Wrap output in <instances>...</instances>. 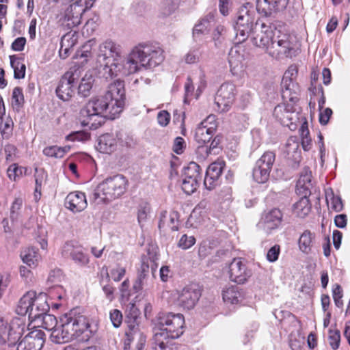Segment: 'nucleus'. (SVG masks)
Segmentation results:
<instances>
[{
	"label": "nucleus",
	"instance_id": "obj_1",
	"mask_svg": "<svg viewBox=\"0 0 350 350\" xmlns=\"http://www.w3.org/2000/svg\"><path fill=\"white\" fill-rule=\"evenodd\" d=\"M122 46L111 40H106L98 46L96 66L107 79L113 76L129 75L142 68H152L164 60L163 49L155 44L142 43L132 49L126 58L122 60Z\"/></svg>",
	"mask_w": 350,
	"mask_h": 350
},
{
	"label": "nucleus",
	"instance_id": "obj_2",
	"mask_svg": "<svg viewBox=\"0 0 350 350\" xmlns=\"http://www.w3.org/2000/svg\"><path fill=\"white\" fill-rule=\"evenodd\" d=\"M125 99L124 81H114L108 85L105 95L92 97L81 110L84 118L82 124L96 129L104 122V118L115 119L122 111Z\"/></svg>",
	"mask_w": 350,
	"mask_h": 350
},
{
	"label": "nucleus",
	"instance_id": "obj_3",
	"mask_svg": "<svg viewBox=\"0 0 350 350\" xmlns=\"http://www.w3.org/2000/svg\"><path fill=\"white\" fill-rule=\"evenodd\" d=\"M256 36L253 43L265 49L271 56L284 54L286 57L295 56L298 43L295 36L282 32L262 21H257L254 25Z\"/></svg>",
	"mask_w": 350,
	"mask_h": 350
},
{
	"label": "nucleus",
	"instance_id": "obj_4",
	"mask_svg": "<svg viewBox=\"0 0 350 350\" xmlns=\"http://www.w3.org/2000/svg\"><path fill=\"white\" fill-rule=\"evenodd\" d=\"M61 325L51 333L52 342L57 344L68 342L80 336L90 328L89 321L79 308H73L60 318ZM92 333V330H89Z\"/></svg>",
	"mask_w": 350,
	"mask_h": 350
},
{
	"label": "nucleus",
	"instance_id": "obj_5",
	"mask_svg": "<svg viewBox=\"0 0 350 350\" xmlns=\"http://www.w3.org/2000/svg\"><path fill=\"white\" fill-rule=\"evenodd\" d=\"M129 185L128 180L122 174L107 177L96 187L94 191L96 199L111 201L123 195Z\"/></svg>",
	"mask_w": 350,
	"mask_h": 350
},
{
	"label": "nucleus",
	"instance_id": "obj_6",
	"mask_svg": "<svg viewBox=\"0 0 350 350\" xmlns=\"http://www.w3.org/2000/svg\"><path fill=\"white\" fill-rule=\"evenodd\" d=\"M159 332L170 339L179 338L184 332L185 319L180 313L160 312L157 316Z\"/></svg>",
	"mask_w": 350,
	"mask_h": 350
},
{
	"label": "nucleus",
	"instance_id": "obj_7",
	"mask_svg": "<svg viewBox=\"0 0 350 350\" xmlns=\"http://www.w3.org/2000/svg\"><path fill=\"white\" fill-rule=\"evenodd\" d=\"M250 8H252V4L250 3H247L241 7L233 25L236 32L235 40L237 43L246 40L252 31L254 30L255 14L253 11L250 10Z\"/></svg>",
	"mask_w": 350,
	"mask_h": 350
},
{
	"label": "nucleus",
	"instance_id": "obj_8",
	"mask_svg": "<svg viewBox=\"0 0 350 350\" xmlns=\"http://www.w3.org/2000/svg\"><path fill=\"white\" fill-rule=\"evenodd\" d=\"M25 321L22 317H15L8 323L0 318V343L16 346L25 329Z\"/></svg>",
	"mask_w": 350,
	"mask_h": 350
},
{
	"label": "nucleus",
	"instance_id": "obj_9",
	"mask_svg": "<svg viewBox=\"0 0 350 350\" xmlns=\"http://www.w3.org/2000/svg\"><path fill=\"white\" fill-rule=\"evenodd\" d=\"M82 75L79 67L70 68L61 78L56 88V94L64 101L69 100L75 94V87Z\"/></svg>",
	"mask_w": 350,
	"mask_h": 350
},
{
	"label": "nucleus",
	"instance_id": "obj_10",
	"mask_svg": "<svg viewBox=\"0 0 350 350\" xmlns=\"http://www.w3.org/2000/svg\"><path fill=\"white\" fill-rule=\"evenodd\" d=\"M275 160V154L273 151H266L256 161L253 168L252 176L258 183H266Z\"/></svg>",
	"mask_w": 350,
	"mask_h": 350
},
{
	"label": "nucleus",
	"instance_id": "obj_11",
	"mask_svg": "<svg viewBox=\"0 0 350 350\" xmlns=\"http://www.w3.org/2000/svg\"><path fill=\"white\" fill-rule=\"evenodd\" d=\"M297 73V67L291 66L285 72L282 80V97L284 101L295 103L298 100L299 87L293 81Z\"/></svg>",
	"mask_w": 350,
	"mask_h": 350
},
{
	"label": "nucleus",
	"instance_id": "obj_12",
	"mask_svg": "<svg viewBox=\"0 0 350 350\" xmlns=\"http://www.w3.org/2000/svg\"><path fill=\"white\" fill-rule=\"evenodd\" d=\"M237 90L235 85L226 82L221 85L215 97V103L221 112L228 111L233 104Z\"/></svg>",
	"mask_w": 350,
	"mask_h": 350
},
{
	"label": "nucleus",
	"instance_id": "obj_13",
	"mask_svg": "<svg viewBox=\"0 0 350 350\" xmlns=\"http://www.w3.org/2000/svg\"><path fill=\"white\" fill-rule=\"evenodd\" d=\"M84 3L87 4V0H76L65 9L62 17L68 28L78 26L81 23L83 14L89 8L87 5L84 7Z\"/></svg>",
	"mask_w": 350,
	"mask_h": 350
},
{
	"label": "nucleus",
	"instance_id": "obj_14",
	"mask_svg": "<svg viewBox=\"0 0 350 350\" xmlns=\"http://www.w3.org/2000/svg\"><path fill=\"white\" fill-rule=\"evenodd\" d=\"M201 296V291L196 284L186 286L178 293V304L183 309L191 310L194 308Z\"/></svg>",
	"mask_w": 350,
	"mask_h": 350
},
{
	"label": "nucleus",
	"instance_id": "obj_15",
	"mask_svg": "<svg viewBox=\"0 0 350 350\" xmlns=\"http://www.w3.org/2000/svg\"><path fill=\"white\" fill-rule=\"evenodd\" d=\"M62 255L70 258L77 265L84 267L89 262V256L85 252L84 248L74 241L66 242L62 250Z\"/></svg>",
	"mask_w": 350,
	"mask_h": 350
},
{
	"label": "nucleus",
	"instance_id": "obj_16",
	"mask_svg": "<svg viewBox=\"0 0 350 350\" xmlns=\"http://www.w3.org/2000/svg\"><path fill=\"white\" fill-rule=\"evenodd\" d=\"M44 333L40 329L29 332L16 345V350H41L45 342Z\"/></svg>",
	"mask_w": 350,
	"mask_h": 350
},
{
	"label": "nucleus",
	"instance_id": "obj_17",
	"mask_svg": "<svg viewBox=\"0 0 350 350\" xmlns=\"http://www.w3.org/2000/svg\"><path fill=\"white\" fill-rule=\"evenodd\" d=\"M156 271V267H154V263L147 258L142 260L140 267L137 271V278L133 285V288L135 291H141L144 286L148 284L149 280H151L150 273L154 277V273Z\"/></svg>",
	"mask_w": 350,
	"mask_h": 350
},
{
	"label": "nucleus",
	"instance_id": "obj_18",
	"mask_svg": "<svg viewBox=\"0 0 350 350\" xmlns=\"http://www.w3.org/2000/svg\"><path fill=\"white\" fill-rule=\"evenodd\" d=\"M198 170L199 165L192 163L185 170V177L183 179L182 189L188 195L193 193L199 186L201 176Z\"/></svg>",
	"mask_w": 350,
	"mask_h": 350
},
{
	"label": "nucleus",
	"instance_id": "obj_19",
	"mask_svg": "<svg viewBox=\"0 0 350 350\" xmlns=\"http://www.w3.org/2000/svg\"><path fill=\"white\" fill-rule=\"evenodd\" d=\"M230 278L237 284H244L252 275V272L241 258H234L229 265Z\"/></svg>",
	"mask_w": 350,
	"mask_h": 350
},
{
	"label": "nucleus",
	"instance_id": "obj_20",
	"mask_svg": "<svg viewBox=\"0 0 350 350\" xmlns=\"http://www.w3.org/2000/svg\"><path fill=\"white\" fill-rule=\"evenodd\" d=\"M224 166V161H216L208 167L204 180V185L207 189L212 190L218 185Z\"/></svg>",
	"mask_w": 350,
	"mask_h": 350
},
{
	"label": "nucleus",
	"instance_id": "obj_21",
	"mask_svg": "<svg viewBox=\"0 0 350 350\" xmlns=\"http://www.w3.org/2000/svg\"><path fill=\"white\" fill-rule=\"evenodd\" d=\"M287 1L288 0H256V10L265 16H269L273 12L284 9Z\"/></svg>",
	"mask_w": 350,
	"mask_h": 350
},
{
	"label": "nucleus",
	"instance_id": "obj_22",
	"mask_svg": "<svg viewBox=\"0 0 350 350\" xmlns=\"http://www.w3.org/2000/svg\"><path fill=\"white\" fill-rule=\"evenodd\" d=\"M49 310V305L46 301V295L40 293L38 295L35 293V299L30 308L29 319L31 321H36L40 319Z\"/></svg>",
	"mask_w": 350,
	"mask_h": 350
},
{
	"label": "nucleus",
	"instance_id": "obj_23",
	"mask_svg": "<svg viewBox=\"0 0 350 350\" xmlns=\"http://www.w3.org/2000/svg\"><path fill=\"white\" fill-rule=\"evenodd\" d=\"M158 228L160 232L170 228L172 231H177L179 226V214L176 211L168 213L165 210L161 211L159 214Z\"/></svg>",
	"mask_w": 350,
	"mask_h": 350
},
{
	"label": "nucleus",
	"instance_id": "obj_24",
	"mask_svg": "<svg viewBox=\"0 0 350 350\" xmlns=\"http://www.w3.org/2000/svg\"><path fill=\"white\" fill-rule=\"evenodd\" d=\"M88 205L84 193L74 191L70 193L65 199V206L72 213H79L83 211Z\"/></svg>",
	"mask_w": 350,
	"mask_h": 350
},
{
	"label": "nucleus",
	"instance_id": "obj_25",
	"mask_svg": "<svg viewBox=\"0 0 350 350\" xmlns=\"http://www.w3.org/2000/svg\"><path fill=\"white\" fill-rule=\"evenodd\" d=\"M282 213L278 208H273L265 213L262 218L260 225L264 230L267 233H271L273 230L279 227L282 222Z\"/></svg>",
	"mask_w": 350,
	"mask_h": 350
},
{
	"label": "nucleus",
	"instance_id": "obj_26",
	"mask_svg": "<svg viewBox=\"0 0 350 350\" xmlns=\"http://www.w3.org/2000/svg\"><path fill=\"white\" fill-rule=\"evenodd\" d=\"M284 154L285 157L294 163L297 166L301 159V150L299 149V142L297 137H290L284 146Z\"/></svg>",
	"mask_w": 350,
	"mask_h": 350
},
{
	"label": "nucleus",
	"instance_id": "obj_27",
	"mask_svg": "<svg viewBox=\"0 0 350 350\" xmlns=\"http://www.w3.org/2000/svg\"><path fill=\"white\" fill-rule=\"evenodd\" d=\"M273 116L280 122V123L286 126L293 124V107L290 105H278L273 111Z\"/></svg>",
	"mask_w": 350,
	"mask_h": 350
},
{
	"label": "nucleus",
	"instance_id": "obj_28",
	"mask_svg": "<svg viewBox=\"0 0 350 350\" xmlns=\"http://www.w3.org/2000/svg\"><path fill=\"white\" fill-rule=\"evenodd\" d=\"M297 191L304 196L310 195L313 189L311 179V172L308 169H304L297 182Z\"/></svg>",
	"mask_w": 350,
	"mask_h": 350
},
{
	"label": "nucleus",
	"instance_id": "obj_29",
	"mask_svg": "<svg viewBox=\"0 0 350 350\" xmlns=\"http://www.w3.org/2000/svg\"><path fill=\"white\" fill-rule=\"evenodd\" d=\"M116 139L114 137L107 133L99 137L96 148L100 152L109 154L116 150Z\"/></svg>",
	"mask_w": 350,
	"mask_h": 350
},
{
	"label": "nucleus",
	"instance_id": "obj_30",
	"mask_svg": "<svg viewBox=\"0 0 350 350\" xmlns=\"http://www.w3.org/2000/svg\"><path fill=\"white\" fill-rule=\"evenodd\" d=\"M33 299H35L34 291H31L26 293L18 301L16 308V313L21 316L29 315Z\"/></svg>",
	"mask_w": 350,
	"mask_h": 350
},
{
	"label": "nucleus",
	"instance_id": "obj_31",
	"mask_svg": "<svg viewBox=\"0 0 350 350\" xmlns=\"http://www.w3.org/2000/svg\"><path fill=\"white\" fill-rule=\"evenodd\" d=\"M222 297L226 304H237L242 299L243 294L239 286H231L224 289Z\"/></svg>",
	"mask_w": 350,
	"mask_h": 350
},
{
	"label": "nucleus",
	"instance_id": "obj_32",
	"mask_svg": "<svg viewBox=\"0 0 350 350\" xmlns=\"http://www.w3.org/2000/svg\"><path fill=\"white\" fill-rule=\"evenodd\" d=\"M310 211L311 204L307 196H304L303 198L293 205V213L299 217L304 218L306 217Z\"/></svg>",
	"mask_w": 350,
	"mask_h": 350
},
{
	"label": "nucleus",
	"instance_id": "obj_33",
	"mask_svg": "<svg viewBox=\"0 0 350 350\" xmlns=\"http://www.w3.org/2000/svg\"><path fill=\"white\" fill-rule=\"evenodd\" d=\"M314 234L310 230H305L300 236L298 241L299 250L308 254L314 245Z\"/></svg>",
	"mask_w": 350,
	"mask_h": 350
},
{
	"label": "nucleus",
	"instance_id": "obj_34",
	"mask_svg": "<svg viewBox=\"0 0 350 350\" xmlns=\"http://www.w3.org/2000/svg\"><path fill=\"white\" fill-rule=\"evenodd\" d=\"M94 81L93 75L91 73H85L81 78L78 86V94L83 97H87L90 94L91 90Z\"/></svg>",
	"mask_w": 350,
	"mask_h": 350
},
{
	"label": "nucleus",
	"instance_id": "obj_35",
	"mask_svg": "<svg viewBox=\"0 0 350 350\" xmlns=\"http://www.w3.org/2000/svg\"><path fill=\"white\" fill-rule=\"evenodd\" d=\"M244 55L240 53L238 47L232 48L228 53V62L232 70L242 68Z\"/></svg>",
	"mask_w": 350,
	"mask_h": 350
},
{
	"label": "nucleus",
	"instance_id": "obj_36",
	"mask_svg": "<svg viewBox=\"0 0 350 350\" xmlns=\"http://www.w3.org/2000/svg\"><path fill=\"white\" fill-rule=\"evenodd\" d=\"M21 257L24 263L29 267H35L38 261L39 255L35 248L27 247L21 252Z\"/></svg>",
	"mask_w": 350,
	"mask_h": 350
},
{
	"label": "nucleus",
	"instance_id": "obj_37",
	"mask_svg": "<svg viewBox=\"0 0 350 350\" xmlns=\"http://www.w3.org/2000/svg\"><path fill=\"white\" fill-rule=\"evenodd\" d=\"M10 65L14 70L15 79H23L25 75L26 66L22 59L16 55H10Z\"/></svg>",
	"mask_w": 350,
	"mask_h": 350
},
{
	"label": "nucleus",
	"instance_id": "obj_38",
	"mask_svg": "<svg viewBox=\"0 0 350 350\" xmlns=\"http://www.w3.org/2000/svg\"><path fill=\"white\" fill-rule=\"evenodd\" d=\"M70 146L59 147L57 146H51L43 149V154L49 157L61 159L64 157L66 153L70 150Z\"/></svg>",
	"mask_w": 350,
	"mask_h": 350
},
{
	"label": "nucleus",
	"instance_id": "obj_39",
	"mask_svg": "<svg viewBox=\"0 0 350 350\" xmlns=\"http://www.w3.org/2000/svg\"><path fill=\"white\" fill-rule=\"evenodd\" d=\"M209 129H204V126H197L195 131V139L198 144H206L209 142L213 137L214 133Z\"/></svg>",
	"mask_w": 350,
	"mask_h": 350
},
{
	"label": "nucleus",
	"instance_id": "obj_40",
	"mask_svg": "<svg viewBox=\"0 0 350 350\" xmlns=\"http://www.w3.org/2000/svg\"><path fill=\"white\" fill-rule=\"evenodd\" d=\"M179 0H162L160 5V11L163 16L171 15L178 8Z\"/></svg>",
	"mask_w": 350,
	"mask_h": 350
},
{
	"label": "nucleus",
	"instance_id": "obj_41",
	"mask_svg": "<svg viewBox=\"0 0 350 350\" xmlns=\"http://www.w3.org/2000/svg\"><path fill=\"white\" fill-rule=\"evenodd\" d=\"M169 338H170L164 336V335L159 332H155L153 337V350H169L170 348L167 346L168 341L167 340Z\"/></svg>",
	"mask_w": 350,
	"mask_h": 350
},
{
	"label": "nucleus",
	"instance_id": "obj_42",
	"mask_svg": "<svg viewBox=\"0 0 350 350\" xmlns=\"http://www.w3.org/2000/svg\"><path fill=\"white\" fill-rule=\"evenodd\" d=\"M24 103V96L22 88L16 87L14 88L12 96V105L13 109L19 111Z\"/></svg>",
	"mask_w": 350,
	"mask_h": 350
},
{
	"label": "nucleus",
	"instance_id": "obj_43",
	"mask_svg": "<svg viewBox=\"0 0 350 350\" xmlns=\"http://www.w3.org/2000/svg\"><path fill=\"white\" fill-rule=\"evenodd\" d=\"M299 133L301 137V146L303 149L305 151L310 150L312 146V144L311 139L309 136L310 133L306 122L302 124L301 128L299 129Z\"/></svg>",
	"mask_w": 350,
	"mask_h": 350
},
{
	"label": "nucleus",
	"instance_id": "obj_44",
	"mask_svg": "<svg viewBox=\"0 0 350 350\" xmlns=\"http://www.w3.org/2000/svg\"><path fill=\"white\" fill-rule=\"evenodd\" d=\"M211 28V22L208 17L202 18L194 26L193 29V35L198 36L200 34H205L208 33Z\"/></svg>",
	"mask_w": 350,
	"mask_h": 350
},
{
	"label": "nucleus",
	"instance_id": "obj_45",
	"mask_svg": "<svg viewBox=\"0 0 350 350\" xmlns=\"http://www.w3.org/2000/svg\"><path fill=\"white\" fill-rule=\"evenodd\" d=\"M42 327L49 331H51L56 329L57 321L56 317L54 315L47 314V312L43 315L42 317Z\"/></svg>",
	"mask_w": 350,
	"mask_h": 350
},
{
	"label": "nucleus",
	"instance_id": "obj_46",
	"mask_svg": "<svg viewBox=\"0 0 350 350\" xmlns=\"http://www.w3.org/2000/svg\"><path fill=\"white\" fill-rule=\"evenodd\" d=\"M125 314L129 323H135L139 316V310L135 303L130 302L126 305Z\"/></svg>",
	"mask_w": 350,
	"mask_h": 350
},
{
	"label": "nucleus",
	"instance_id": "obj_47",
	"mask_svg": "<svg viewBox=\"0 0 350 350\" xmlns=\"http://www.w3.org/2000/svg\"><path fill=\"white\" fill-rule=\"evenodd\" d=\"M67 37L68 36H64L61 41V47L59 51V54L62 59H66L68 56L70 47L74 45V41L72 40L71 43H70V40Z\"/></svg>",
	"mask_w": 350,
	"mask_h": 350
},
{
	"label": "nucleus",
	"instance_id": "obj_48",
	"mask_svg": "<svg viewBox=\"0 0 350 350\" xmlns=\"http://www.w3.org/2000/svg\"><path fill=\"white\" fill-rule=\"evenodd\" d=\"M150 206L147 202L142 203L138 208L137 211V220L139 225H142L147 219L148 215L150 213Z\"/></svg>",
	"mask_w": 350,
	"mask_h": 350
},
{
	"label": "nucleus",
	"instance_id": "obj_49",
	"mask_svg": "<svg viewBox=\"0 0 350 350\" xmlns=\"http://www.w3.org/2000/svg\"><path fill=\"white\" fill-rule=\"evenodd\" d=\"M64 279L63 273L60 269H55L50 272L48 277V282L57 286L58 289H62L59 283Z\"/></svg>",
	"mask_w": 350,
	"mask_h": 350
},
{
	"label": "nucleus",
	"instance_id": "obj_50",
	"mask_svg": "<svg viewBox=\"0 0 350 350\" xmlns=\"http://www.w3.org/2000/svg\"><path fill=\"white\" fill-rule=\"evenodd\" d=\"M200 145L198 146L196 150V154L197 157L200 161L205 160L210 154H213V152L208 148V144H199Z\"/></svg>",
	"mask_w": 350,
	"mask_h": 350
},
{
	"label": "nucleus",
	"instance_id": "obj_51",
	"mask_svg": "<svg viewBox=\"0 0 350 350\" xmlns=\"http://www.w3.org/2000/svg\"><path fill=\"white\" fill-rule=\"evenodd\" d=\"M198 126H204V129H210L209 130H212V133H215L217 127L215 116H208L206 119H204L198 124Z\"/></svg>",
	"mask_w": 350,
	"mask_h": 350
},
{
	"label": "nucleus",
	"instance_id": "obj_52",
	"mask_svg": "<svg viewBox=\"0 0 350 350\" xmlns=\"http://www.w3.org/2000/svg\"><path fill=\"white\" fill-rule=\"evenodd\" d=\"M195 243L196 239L193 236H188L185 234L180 237L178 245L183 250H187L193 246Z\"/></svg>",
	"mask_w": 350,
	"mask_h": 350
},
{
	"label": "nucleus",
	"instance_id": "obj_53",
	"mask_svg": "<svg viewBox=\"0 0 350 350\" xmlns=\"http://www.w3.org/2000/svg\"><path fill=\"white\" fill-rule=\"evenodd\" d=\"M328 340L332 348L334 350L337 349L340 342V332L338 330H329Z\"/></svg>",
	"mask_w": 350,
	"mask_h": 350
},
{
	"label": "nucleus",
	"instance_id": "obj_54",
	"mask_svg": "<svg viewBox=\"0 0 350 350\" xmlns=\"http://www.w3.org/2000/svg\"><path fill=\"white\" fill-rule=\"evenodd\" d=\"M326 200L328 204V205H330V207L332 210L340 212L343 208V204L342 202V200L338 196H334L332 195L330 198V199L328 198V197H326Z\"/></svg>",
	"mask_w": 350,
	"mask_h": 350
},
{
	"label": "nucleus",
	"instance_id": "obj_55",
	"mask_svg": "<svg viewBox=\"0 0 350 350\" xmlns=\"http://www.w3.org/2000/svg\"><path fill=\"white\" fill-rule=\"evenodd\" d=\"M23 170L22 167H19L17 165L13 164L11 165L8 170V176L9 178L12 180L16 181L18 178L22 176Z\"/></svg>",
	"mask_w": 350,
	"mask_h": 350
},
{
	"label": "nucleus",
	"instance_id": "obj_56",
	"mask_svg": "<svg viewBox=\"0 0 350 350\" xmlns=\"http://www.w3.org/2000/svg\"><path fill=\"white\" fill-rule=\"evenodd\" d=\"M46 175L45 173L41 170L38 171L37 169L36 170L35 174V181H36V187H35V193H38L39 195L41 194V188L43 182L44 181Z\"/></svg>",
	"mask_w": 350,
	"mask_h": 350
},
{
	"label": "nucleus",
	"instance_id": "obj_57",
	"mask_svg": "<svg viewBox=\"0 0 350 350\" xmlns=\"http://www.w3.org/2000/svg\"><path fill=\"white\" fill-rule=\"evenodd\" d=\"M110 320L115 327H119L122 321V312L118 309H113L109 313Z\"/></svg>",
	"mask_w": 350,
	"mask_h": 350
},
{
	"label": "nucleus",
	"instance_id": "obj_58",
	"mask_svg": "<svg viewBox=\"0 0 350 350\" xmlns=\"http://www.w3.org/2000/svg\"><path fill=\"white\" fill-rule=\"evenodd\" d=\"M280 253V246L279 245H274L271 247L267 253V260L270 262H274L278 259Z\"/></svg>",
	"mask_w": 350,
	"mask_h": 350
},
{
	"label": "nucleus",
	"instance_id": "obj_59",
	"mask_svg": "<svg viewBox=\"0 0 350 350\" xmlns=\"http://www.w3.org/2000/svg\"><path fill=\"white\" fill-rule=\"evenodd\" d=\"M342 290L340 285H336V287L333 289V298L334 300L335 305L338 308H342L343 302L342 301Z\"/></svg>",
	"mask_w": 350,
	"mask_h": 350
},
{
	"label": "nucleus",
	"instance_id": "obj_60",
	"mask_svg": "<svg viewBox=\"0 0 350 350\" xmlns=\"http://www.w3.org/2000/svg\"><path fill=\"white\" fill-rule=\"evenodd\" d=\"M125 268L119 265L111 271V277L115 282L120 281L125 275Z\"/></svg>",
	"mask_w": 350,
	"mask_h": 350
},
{
	"label": "nucleus",
	"instance_id": "obj_61",
	"mask_svg": "<svg viewBox=\"0 0 350 350\" xmlns=\"http://www.w3.org/2000/svg\"><path fill=\"white\" fill-rule=\"evenodd\" d=\"M133 340L137 339V342L135 346L136 350H143L146 343V336L141 332H135L133 335Z\"/></svg>",
	"mask_w": 350,
	"mask_h": 350
},
{
	"label": "nucleus",
	"instance_id": "obj_62",
	"mask_svg": "<svg viewBox=\"0 0 350 350\" xmlns=\"http://www.w3.org/2000/svg\"><path fill=\"white\" fill-rule=\"evenodd\" d=\"M170 120V114L165 110L161 111L157 115V121L160 126H166Z\"/></svg>",
	"mask_w": 350,
	"mask_h": 350
},
{
	"label": "nucleus",
	"instance_id": "obj_63",
	"mask_svg": "<svg viewBox=\"0 0 350 350\" xmlns=\"http://www.w3.org/2000/svg\"><path fill=\"white\" fill-rule=\"evenodd\" d=\"M226 32V28L223 25H218L214 30L213 39L215 41V45L217 44V42H221V38L223 37Z\"/></svg>",
	"mask_w": 350,
	"mask_h": 350
},
{
	"label": "nucleus",
	"instance_id": "obj_64",
	"mask_svg": "<svg viewBox=\"0 0 350 350\" xmlns=\"http://www.w3.org/2000/svg\"><path fill=\"white\" fill-rule=\"evenodd\" d=\"M26 43V39L23 37L16 38L12 44V49L15 51H22Z\"/></svg>",
	"mask_w": 350,
	"mask_h": 350
}]
</instances>
